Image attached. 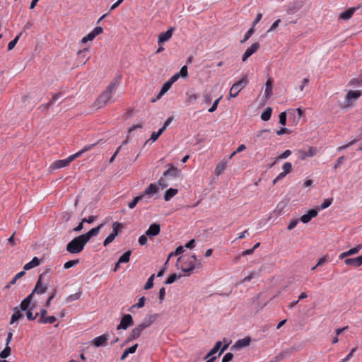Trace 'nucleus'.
I'll return each mask as SVG.
<instances>
[{
	"label": "nucleus",
	"mask_w": 362,
	"mask_h": 362,
	"mask_svg": "<svg viewBox=\"0 0 362 362\" xmlns=\"http://www.w3.org/2000/svg\"><path fill=\"white\" fill-rule=\"evenodd\" d=\"M176 265L180 266L182 271L186 273L185 276H189L194 269L202 267V259H197L195 255L179 257Z\"/></svg>",
	"instance_id": "1"
},
{
	"label": "nucleus",
	"mask_w": 362,
	"mask_h": 362,
	"mask_svg": "<svg viewBox=\"0 0 362 362\" xmlns=\"http://www.w3.org/2000/svg\"><path fill=\"white\" fill-rule=\"evenodd\" d=\"M122 75H118L116 78L112 80L110 83L107 86L106 89L98 96V99L95 102L94 105L98 108H100L107 103L112 98V94L115 93L120 80Z\"/></svg>",
	"instance_id": "2"
},
{
	"label": "nucleus",
	"mask_w": 362,
	"mask_h": 362,
	"mask_svg": "<svg viewBox=\"0 0 362 362\" xmlns=\"http://www.w3.org/2000/svg\"><path fill=\"white\" fill-rule=\"evenodd\" d=\"M96 144H97V143H95V144L86 146L83 148H82L81 151L69 156L67 158L63 159V160H58L54 162L51 165V168L52 169H59V168H62L69 165L71 162H72L76 158L80 157L83 153L94 148L96 146Z\"/></svg>",
	"instance_id": "3"
},
{
	"label": "nucleus",
	"mask_w": 362,
	"mask_h": 362,
	"mask_svg": "<svg viewBox=\"0 0 362 362\" xmlns=\"http://www.w3.org/2000/svg\"><path fill=\"white\" fill-rule=\"evenodd\" d=\"M87 243L82 235H80L73 238L66 245V250L71 254H78L83 250Z\"/></svg>",
	"instance_id": "4"
},
{
	"label": "nucleus",
	"mask_w": 362,
	"mask_h": 362,
	"mask_svg": "<svg viewBox=\"0 0 362 362\" xmlns=\"http://www.w3.org/2000/svg\"><path fill=\"white\" fill-rule=\"evenodd\" d=\"M13 311L14 313L11 315L10 324H13L14 322L22 319L23 317V314L22 312H25L27 319L30 321L35 320L39 315L38 313L33 314V311L29 310V308L25 310H21V308H20V306H16L13 308Z\"/></svg>",
	"instance_id": "5"
},
{
	"label": "nucleus",
	"mask_w": 362,
	"mask_h": 362,
	"mask_svg": "<svg viewBox=\"0 0 362 362\" xmlns=\"http://www.w3.org/2000/svg\"><path fill=\"white\" fill-rule=\"evenodd\" d=\"M248 83V79L247 76H244L240 80L234 83L230 88L229 93L230 98H235L242 89H243Z\"/></svg>",
	"instance_id": "6"
},
{
	"label": "nucleus",
	"mask_w": 362,
	"mask_h": 362,
	"mask_svg": "<svg viewBox=\"0 0 362 362\" xmlns=\"http://www.w3.org/2000/svg\"><path fill=\"white\" fill-rule=\"evenodd\" d=\"M124 228V224L122 223H119L115 221L112 223V233L106 237L103 242V245L106 247L110 243H111L117 236L121 233L122 230Z\"/></svg>",
	"instance_id": "7"
},
{
	"label": "nucleus",
	"mask_w": 362,
	"mask_h": 362,
	"mask_svg": "<svg viewBox=\"0 0 362 362\" xmlns=\"http://www.w3.org/2000/svg\"><path fill=\"white\" fill-rule=\"evenodd\" d=\"M134 325L132 316L130 314H124L120 320L119 324L117 327V329L126 330L129 327Z\"/></svg>",
	"instance_id": "8"
},
{
	"label": "nucleus",
	"mask_w": 362,
	"mask_h": 362,
	"mask_svg": "<svg viewBox=\"0 0 362 362\" xmlns=\"http://www.w3.org/2000/svg\"><path fill=\"white\" fill-rule=\"evenodd\" d=\"M251 341L250 337H245L243 339H238L235 343L230 347V351H235L242 348L247 346Z\"/></svg>",
	"instance_id": "9"
},
{
	"label": "nucleus",
	"mask_w": 362,
	"mask_h": 362,
	"mask_svg": "<svg viewBox=\"0 0 362 362\" xmlns=\"http://www.w3.org/2000/svg\"><path fill=\"white\" fill-rule=\"evenodd\" d=\"M108 339L109 334L104 333L103 334L94 338L91 342L95 347L105 346Z\"/></svg>",
	"instance_id": "10"
},
{
	"label": "nucleus",
	"mask_w": 362,
	"mask_h": 362,
	"mask_svg": "<svg viewBox=\"0 0 362 362\" xmlns=\"http://www.w3.org/2000/svg\"><path fill=\"white\" fill-rule=\"evenodd\" d=\"M105 223H100L97 227L90 229L88 232L81 234L83 238L88 243L90 239L93 237L97 236L100 232V230L103 228Z\"/></svg>",
	"instance_id": "11"
},
{
	"label": "nucleus",
	"mask_w": 362,
	"mask_h": 362,
	"mask_svg": "<svg viewBox=\"0 0 362 362\" xmlns=\"http://www.w3.org/2000/svg\"><path fill=\"white\" fill-rule=\"evenodd\" d=\"M303 6V3L302 1L295 0L290 3L287 7V13L288 14H294L298 11H299L302 6Z\"/></svg>",
	"instance_id": "12"
},
{
	"label": "nucleus",
	"mask_w": 362,
	"mask_h": 362,
	"mask_svg": "<svg viewBox=\"0 0 362 362\" xmlns=\"http://www.w3.org/2000/svg\"><path fill=\"white\" fill-rule=\"evenodd\" d=\"M259 43L255 42L250 47H248L242 56L243 62H245L250 56L255 53L259 48Z\"/></svg>",
	"instance_id": "13"
},
{
	"label": "nucleus",
	"mask_w": 362,
	"mask_h": 362,
	"mask_svg": "<svg viewBox=\"0 0 362 362\" xmlns=\"http://www.w3.org/2000/svg\"><path fill=\"white\" fill-rule=\"evenodd\" d=\"M175 30L174 27H170L167 31L160 33L158 35V43L159 45L163 44L165 42L170 39L173 35V31Z\"/></svg>",
	"instance_id": "14"
},
{
	"label": "nucleus",
	"mask_w": 362,
	"mask_h": 362,
	"mask_svg": "<svg viewBox=\"0 0 362 362\" xmlns=\"http://www.w3.org/2000/svg\"><path fill=\"white\" fill-rule=\"evenodd\" d=\"M361 5H358V6L356 7H351V8H349L348 9H346V11H344V12H341L339 16V19H341V20H344V21H347L349 19H350L352 16L354 15V13L361 7Z\"/></svg>",
	"instance_id": "15"
},
{
	"label": "nucleus",
	"mask_w": 362,
	"mask_h": 362,
	"mask_svg": "<svg viewBox=\"0 0 362 362\" xmlns=\"http://www.w3.org/2000/svg\"><path fill=\"white\" fill-rule=\"evenodd\" d=\"M318 214V211L315 209H310L306 214H303L300 220L303 223H308L311 221V219Z\"/></svg>",
	"instance_id": "16"
},
{
	"label": "nucleus",
	"mask_w": 362,
	"mask_h": 362,
	"mask_svg": "<svg viewBox=\"0 0 362 362\" xmlns=\"http://www.w3.org/2000/svg\"><path fill=\"white\" fill-rule=\"evenodd\" d=\"M158 314L149 315L146 316L144 318V322L142 323L139 324L138 326L142 330H144L146 328L148 327L153 322V321L158 317Z\"/></svg>",
	"instance_id": "17"
},
{
	"label": "nucleus",
	"mask_w": 362,
	"mask_h": 362,
	"mask_svg": "<svg viewBox=\"0 0 362 362\" xmlns=\"http://www.w3.org/2000/svg\"><path fill=\"white\" fill-rule=\"evenodd\" d=\"M143 330L137 325L136 327H134L131 333L129 334L127 339L124 342V344H128L130 341L138 339L140 337V334Z\"/></svg>",
	"instance_id": "18"
},
{
	"label": "nucleus",
	"mask_w": 362,
	"mask_h": 362,
	"mask_svg": "<svg viewBox=\"0 0 362 362\" xmlns=\"http://www.w3.org/2000/svg\"><path fill=\"white\" fill-rule=\"evenodd\" d=\"M160 231V224L155 223L150 225L148 229L146 231V235L148 237H153L158 235Z\"/></svg>",
	"instance_id": "19"
},
{
	"label": "nucleus",
	"mask_w": 362,
	"mask_h": 362,
	"mask_svg": "<svg viewBox=\"0 0 362 362\" xmlns=\"http://www.w3.org/2000/svg\"><path fill=\"white\" fill-rule=\"evenodd\" d=\"M361 95L360 90H349L346 95V101L350 103L354 100H357Z\"/></svg>",
	"instance_id": "20"
},
{
	"label": "nucleus",
	"mask_w": 362,
	"mask_h": 362,
	"mask_svg": "<svg viewBox=\"0 0 362 362\" xmlns=\"http://www.w3.org/2000/svg\"><path fill=\"white\" fill-rule=\"evenodd\" d=\"M170 168L163 172V175L164 177H171L175 178L178 176V169L175 167L172 163L168 165Z\"/></svg>",
	"instance_id": "21"
},
{
	"label": "nucleus",
	"mask_w": 362,
	"mask_h": 362,
	"mask_svg": "<svg viewBox=\"0 0 362 362\" xmlns=\"http://www.w3.org/2000/svg\"><path fill=\"white\" fill-rule=\"evenodd\" d=\"M35 293H33V291L25 298L20 304V308H21V310H25L30 306V303L33 302V296Z\"/></svg>",
	"instance_id": "22"
},
{
	"label": "nucleus",
	"mask_w": 362,
	"mask_h": 362,
	"mask_svg": "<svg viewBox=\"0 0 362 362\" xmlns=\"http://www.w3.org/2000/svg\"><path fill=\"white\" fill-rule=\"evenodd\" d=\"M48 290L47 284H40L36 283L34 288L33 289V293L35 294H43L45 293Z\"/></svg>",
	"instance_id": "23"
},
{
	"label": "nucleus",
	"mask_w": 362,
	"mask_h": 362,
	"mask_svg": "<svg viewBox=\"0 0 362 362\" xmlns=\"http://www.w3.org/2000/svg\"><path fill=\"white\" fill-rule=\"evenodd\" d=\"M172 85L173 84L170 83L169 81H166L161 87V89L156 98L153 99L151 102L155 103L157 100H159L171 88Z\"/></svg>",
	"instance_id": "24"
},
{
	"label": "nucleus",
	"mask_w": 362,
	"mask_h": 362,
	"mask_svg": "<svg viewBox=\"0 0 362 362\" xmlns=\"http://www.w3.org/2000/svg\"><path fill=\"white\" fill-rule=\"evenodd\" d=\"M294 351L293 348H291L288 350L284 351L281 352L279 354H278L276 356L274 357L272 359V361L273 362H279L281 360H283L286 356H289L291 354H292Z\"/></svg>",
	"instance_id": "25"
},
{
	"label": "nucleus",
	"mask_w": 362,
	"mask_h": 362,
	"mask_svg": "<svg viewBox=\"0 0 362 362\" xmlns=\"http://www.w3.org/2000/svg\"><path fill=\"white\" fill-rule=\"evenodd\" d=\"M264 97L266 100L271 98L273 90V82L271 78H268L265 84Z\"/></svg>",
	"instance_id": "26"
},
{
	"label": "nucleus",
	"mask_w": 362,
	"mask_h": 362,
	"mask_svg": "<svg viewBox=\"0 0 362 362\" xmlns=\"http://www.w3.org/2000/svg\"><path fill=\"white\" fill-rule=\"evenodd\" d=\"M158 192V187L155 184H150L149 186L144 190L141 195H144V197L147 195H151Z\"/></svg>",
	"instance_id": "27"
},
{
	"label": "nucleus",
	"mask_w": 362,
	"mask_h": 362,
	"mask_svg": "<svg viewBox=\"0 0 362 362\" xmlns=\"http://www.w3.org/2000/svg\"><path fill=\"white\" fill-rule=\"evenodd\" d=\"M138 344H135L134 345L126 349L120 357V361H124L129 354L135 353Z\"/></svg>",
	"instance_id": "28"
},
{
	"label": "nucleus",
	"mask_w": 362,
	"mask_h": 362,
	"mask_svg": "<svg viewBox=\"0 0 362 362\" xmlns=\"http://www.w3.org/2000/svg\"><path fill=\"white\" fill-rule=\"evenodd\" d=\"M40 264V260L38 257H35L33 259L28 263L25 264L23 267L24 270H29L32 268H34Z\"/></svg>",
	"instance_id": "29"
},
{
	"label": "nucleus",
	"mask_w": 362,
	"mask_h": 362,
	"mask_svg": "<svg viewBox=\"0 0 362 362\" xmlns=\"http://www.w3.org/2000/svg\"><path fill=\"white\" fill-rule=\"evenodd\" d=\"M177 189L175 188H169L164 194L165 201H170L177 193Z\"/></svg>",
	"instance_id": "30"
},
{
	"label": "nucleus",
	"mask_w": 362,
	"mask_h": 362,
	"mask_svg": "<svg viewBox=\"0 0 362 362\" xmlns=\"http://www.w3.org/2000/svg\"><path fill=\"white\" fill-rule=\"evenodd\" d=\"M272 108L270 107H267L264 110V112L262 113L261 119L264 122L269 120V119L271 118V116H272Z\"/></svg>",
	"instance_id": "31"
},
{
	"label": "nucleus",
	"mask_w": 362,
	"mask_h": 362,
	"mask_svg": "<svg viewBox=\"0 0 362 362\" xmlns=\"http://www.w3.org/2000/svg\"><path fill=\"white\" fill-rule=\"evenodd\" d=\"M186 95H187V98H186L185 103L187 105H189V104L195 102L198 98V95L197 94H195L194 93H191L189 91L187 92Z\"/></svg>",
	"instance_id": "32"
},
{
	"label": "nucleus",
	"mask_w": 362,
	"mask_h": 362,
	"mask_svg": "<svg viewBox=\"0 0 362 362\" xmlns=\"http://www.w3.org/2000/svg\"><path fill=\"white\" fill-rule=\"evenodd\" d=\"M222 342L221 341H217L214 346L211 349V351L206 354L205 359L212 356L214 354H215L221 347Z\"/></svg>",
	"instance_id": "33"
},
{
	"label": "nucleus",
	"mask_w": 362,
	"mask_h": 362,
	"mask_svg": "<svg viewBox=\"0 0 362 362\" xmlns=\"http://www.w3.org/2000/svg\"><path fill=\"white\" fill-rule=\"evenodd\" d=\"M132 252L131 250H128L125 252L122 255H121L119 259V263H127L129 262L130 256H131Z\"/></svg>",
	"instance_id": "34"
},
{
	"label": "nucleus",
	"mask_w": 362,
	"mask_h": 362,
	"mask_svg": "<svg viewBox=\"0 0 362 362\" xmlns=\"http://www.w3.org/2000/svg\"><path fill=\"white\" fill-rule=\"evenodd\" d=\"M361 139H362V134L359 135L356 139L351 141L347 144L339 147L337 150H338V151H341L345 150L347 148H349V146H351L355 144L356 143H357Z\"/></svg>",
	"instance_id": "35"
},
{
	"label": "nucleus",
	"mask_w": 362,
	"mask_h": 362,
	"mask_svg": "<svg viewBox=\"0 0 362 362\" xmlns=\"http://www.w3.org/2000/svg\"><path fill=\"white\" fill-rule=\"evenodd\" d=\"M226 168V162H221L218 163L215 169L216 175L218 176L223 173Z\"/></svg>",
	"instance_id": "36"
},
{
	"label": "nucleus",
	"mask_w": 362,
	"mask_h": 362,
	"mask_svg": "<svg viewBox=\"0 0 362 362\" xmlns=\"http://www.w3.org/2000/svg\"><path fill=\"white\" fill-rule=\"evenodd\" d=\"M260 272L259 271H252L248 274L247 276H245L243 280L242 281V283L250 281L252 279L257 278L259 276Z\"/></svg>",
	"instance_id": "37"
},
{
	"label": "nucleus",
	"mask_w": 362,
	"mask_h": 362,
	"mask_svg": "<svg viewBox=\"0 0 362 362\" xmlns=\"http://www.w3.org/2000/svg\"><path fill=\"white\" fill-rule=\"evenodd\" d=\"M344 263L346 265H351V266H354L355 267H360L358 257H355V258H347V259H345Z\"/></svg>",
	"instance_id": "38"
},
{
	"label": "nucleus",
	"mask_w": 362,
	"mask_h": 362,
	"mask_svg": "<svg viewBox=\"0 0 362 362\" xmlns=\"http://www.w3.org/2000/svg\"><path fill=\"white\" fill-rule=\"evenodd\" d=\"M57 320V318L54 316H45L42 320H38L39 323L41 324H53Z\"/></svg>",
	"instance_id": "39"
},
{
	"label": "nucleus",
	"mask_w": 362,
	"mask_h": 362,
	"mask_svg": "<svg viewBox=\"0 0 362 362\" xmlns=\"http://www.w3.org/2000/svg\"><path fill=\"white\" fill-rule=\"evenodd\" d=\"M57 293V288L52 289L49 296L48 297V298L47 299V300L45 302V307L46 308H47L50 306L51 301L55 298Z\"/></svg>",
	"instance_id": "40"
},
{
	"label": "nucleus",
	"mask_w": 362,
	"mask_h": 362,
	"mask_svg": "<svg viewBox=\"0 0 362 362\" xmlns=\"http://www.w3.org/2000/svg\"><path fill=\"white\" fill-rule=\"evenodd\" d=\"M11 354V349L9 346H6L5 348L0 352V358L5 359L8 357Z\"/></svg>",
	"instance_id": "41"
},
{
	"label": "nucleus",
	"mask_w": 362,
	"mask_h": 362,
	"mask_svg": "<svg viewBox=\"0 0 362 362\" xmlns=\"http://www.w3.org/2000/svg\"><path fill=\"white\" fill-rule=\"evenodd\" d=\"M144 198V195L136 196L134 199L129 203L128 206L130 209H134L139 201H141Z\"/></svg>",
	"instance_id": "42"
},
{
	"label": "nucleus",
	"mask_w": 362,
	"mask_h": 362,
	"mask_svg": "<svg viewBox=\"0 0 362 362\" xmlns=\"http://www.w3.org/2000/svg\"><path fill=\"white\" fill-rule=\"evenodd\" d=\"M255 28L252 26L245 34L243 40H240V43H245L247 40L250 39V37L254 34Z\"/></svg>",
	"instance_id": "43"
},
{
	"label": "nucleus",
	"mask_w": 362,
	"mask_h": 362,
	"mask_svg": "<svg viewBox=\"0 0 362 362\" xmlns=\"http://www.w3.org/2000/svg\"><path fill=\"white\" fill-rule=\"evenodd\" d=\"M81 295H82V292L81 291L77 292L76 293L69 295L66 298V300L67 303H70V302L78 300L81 298Z\"/></svg>",
	"instance_id": "44"
},
{
	"label": "nucleus",
	"mask_w": 362,
	"mask_h": 362,
	"mask_svg": "<svg viewBox=\"0 0 362 362\" xmlns=\"http://www.w3.org/2000/svg\"><path fill=\"white\" fill-rule=\"evenodd\" d=\"M21 35H22V33H20L17 36H16V37L13 40H12L11 41L9 42V43L8 45V51L13 49L15 47V46L17 44L18 41L19 40Z\"/></svg>",
	"instance_id": "45"
},
{
	"label": "nucleus",
	"mask_w": 362,
	"mask_h": 362,
	"mask_svg": "<svg viewBox=\"0 0 362 362\" xmlns=\"http://www.w3.org/2000/svg\"><path fill=\"white\" fill-rule=\"evenodd\" d=\"M79 263V259H73V260H69L67 261L64 264V268L65 269H70L74 266H76V264H78Z\"/></svg>",
	"instance_id": "46"
},
{
	"label": "nucleus",
	"mask_w": 362,
	"mask_h": 362,
	"mask_svg": "<svg viewBox=\"0 0 362 362\" xmlns=\"http://www.w3.org/2000/svg\"><path fill=\"white\" fill-rule=\"evenodd\" d=\"M155 278V274H153L147 280L146 284L144 285V288L146 290L151 289L153 286V280Z\"/></svg>",
	"instance_id": "47"
},
{
	"label": "nucleus",
	"mask_w": 362,
	"mask_h": 362,
	"mask_svg": "<svg viewBox=\"0 0 362 362\" xmlns=\"http://www.w3.org/2000/svg\"><path fill=\"white\" fill-rule=\"evenodd\" d=\"M177 277L178 276H177V274L173 273L168 276L167 279L165 281L164 284L166 285L171 284L177 280Z\"/></svg>",
	"instance_id": "48"
},
{
	"label": "nucleus",
	"mask_w": 362,
	"mask_h": 362,
	"mask_svg": "<svg viewBox=\"0 0 362 362\" xmlns=\"http://www.w3.org/2000/svg\"><path fill=\"white\" fill-rule=\"evenodd\" d=\"M168 259L166 260L163 267L158 272L157 277H162L165 274V273L168 270Z\"/></svg>",
	"instance_id": "49"
},
{
	"label": "nucleus",
	"mask_w": 362,
	"mask_h": 362,
	"mask_svg": "<svg viewBox=\"0 0 362 362\" xmlns=\"http://www.w3.org/2000/svg\"><path fill=\"white\" fill-rule=\"evenodd\" d=\"M61 95V93L59 94H57V93H53L52 94V99L47 103V106H46V109H49V107L54 103H55V101L59 98V96Z\"/></svg>",
	"instance_id": "50"
},
{
	"label": "nucleus",
	"mask_w": 362,
	"mask_h": 362,
	"mask_svg": "<svg viewBox=\"0 0 362 362\" xmlns=\"http://www.w3.org/2000/svg\"><path fill=\"white\" fill-rule=\"evenodd\" d=\"M177 74H179V76L180 77H182V78H186L188 76V71H187V66H183L180 71L178 73H177Z\"/></svg>",
	"instance_id": "51"
},
{
	"label": "nucleus",
	"mask_w": 362,
	"mask_h": 362,
	"mask_svg": "<svg viewBox=\"0 0 362 362\" xmlns=\"http://www.w3.org/2000/svg\"><path fill=\"white\" fill-rule=\"evenodd\" d=\"M279 124L285 126L286 124V112H282L279 115Z\"/></svg>",
	"instance_id": "52"
},
{
	"label": "nucleus",
	"mask_w": 362,
	"mask_h": 362,
	"mask_svg": "<svg viewBox=\"0 0 362 362\" xmlns=\"http://www.w3.org/2000/svg\"><path fill=\"white\" fill-rule=\"evenodd\" d=\"M222 98V95L217 98L213 103L212 106L208 110L209 112H214L218 107V105Z\"/></svg>",
	"instance_id": "53"
},
{
	"label": "nucleus",
	"mask_w": 362,
	"mask_h": 362,
	"mask_svg": "<svg viewBox=\"0 0 362 362\" xmlns=\"http://www.w3.org/2000/svg\"><path fill=\"white\" fill-rule=\"evenodd\" d=\"M362 248V245H358L357 246L353 247V248H351L348 250V252H349V256L350 255H355L356 253L358 252V251Z\"/></svg>",
	"instance_id": "54"
},
{
	"label": "nucleus",
	"mask_w": 362,
	"mask_h": 362,
	"mask_svg": "<svg viewBox=\"0 0 362 362\" xmlns=\"http://www.w3.org/2000/svg\"><path fill=\"white\" fill-rule=\"evenodd\" d=\"M292 132V131L288 128L286 127H281L279 130L276 131V134L279 136L283 135L284 134H290Z\"/></svg>",
	"instance_id": "55"
},
{
	"label": "nucleus",
	"mask_w": 362,
	"mask_h": 362,
	"mask_svg": "<svg viewBox=\"0 0 362 362\" xmlns=\"http://www.w3.org/2000/svg\"><path fill=\"white\" fill-rule=\"evenodd\" d=\"M283 170L285 173L288 174L292 170V165L289 162H286L283 165Z\"/></svg>",
	"instance_id": "56"
},
{
	"label": "nucleus",
	"mask_w": 362,
	"mask_h": 362,
	"mask_svg": "<svg viewBox=\"0 0 362 362\" xmlns=\"http://www.w3.org/2000/svg\"><path fill=\"white\" fill-rule=\"evenodd\" d=\"M145 301H146V298L144 296H143L139 299V301L136 304L133 305V307L141 308L144 306Z\"/></svg>",
	"instance_id": "57"
},
{
	"label": "nucleus",
	"mask_w": 362,
	"mask_h": 362,
	"mask_svg": "<svg viewBox=\"0 0 362 362\" xmlns=\"http://www.w3.org/2000/svg\"><path fill=\"white\" fill-rule=\"evenodd\" d=\"M332 199H326L324 200V202L321 204L320 208L322 209H327L332 204Z\"/></svg>",
	"instance_id": "58"
},
{
	"label": "nucleus",
	"mask_w": 362,
	"mask_h": 362,
	"mask_svg": "<svg viewBox=\"0 0 362 362\" xmlns=\"http://www.w3.org/2000/svg\"><path fill=\"white\" fill-rule=\"evenodd\" d=\"M233 358V354L230 352H228L224 355L222 358L221 362H230Z\"/></svg>",
	"instance_id": "59"
},
{
	"label": "nucleus",
	"mask_w": 362,
	"mask_h": 362,
	"mask_svg": "<svg viewBox=\"0 0 362 362\" xmlns=\"http://www.w3.org/2000/svg\"><path fill=\"white\" fill-rule=\"evenodd\" d=\"M317 148L316 147L310 146L308 148V151H306V153H307L308 157H313V156H314L317 153Z\"/></svg>",
	"instance_id": "60"
},
{
	"label": "nucleus",
	"mask_w": 362,
	"mask_h": 362,
	"mask_svg": "<svg viewBox=\"0 0 362 362\" xmlns=\"http://www.w3.org/2000/svg\"><path fill=\"white\" fill-rule=\"evenodd\" d=\"M298 223V219L291 220V221L287 227V229L288 230H293L297 226Z\"/></svg>",
	"instance_id": "61"
},
{
	"label": "nucleus",
	"mask_w": 362,
	"mask_h": 362,
	"mask_svg": "<svg viewBox=\"0 0 362 362\" xmlns=\"http://www.w3.org/2000/svg\"><path fill=\"white\" fill-rule=\"evenodd\" d=\"M212 100V97L211 93H205L203 95V101L206 104H210Z\"/></svg>",
	"instance_id": "62"
},
{
	"label": "nucleus",
	"mask_w": 362,
	"mask_h": 362,
	"mask_svg": "<svg viewBox=\"0 0 362 362\" xmlns=\"http://www.w3.org/2000/svg\"><path fill=\"white\" fill-rule=\"evenodd\" d=\"M147 236L146 234L145 235H141L139 238V243L141 245H145L146 243H147V241H148V238H147Z\"/></svg>",
	"instance_id": "63"
},
{
	"label": "nucleus",
	"mask_w": 362,
	"mask_h": 362,
	"mask_svg": "<svg viewBox=\"0 0 362 362\" xmlns=\"http://www.w3.org/2000/svg\"><path fill=\"white\" fill-rule=\"evenodd\" d=\"M351 83H357L358 85H362V69L360 75L358 76V78H353L351 81Z\"/></svg>",
	"instance_id": "64"
}]
</instances>
